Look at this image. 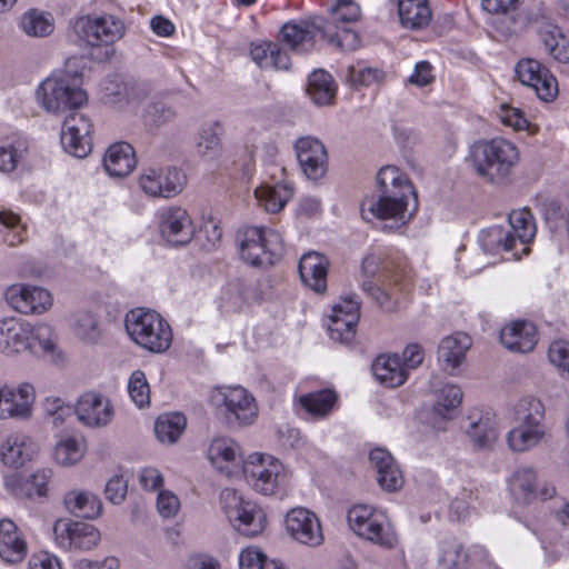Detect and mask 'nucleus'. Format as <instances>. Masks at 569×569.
Segmentation results:
<instances>
[{
	"mask_svg": "<svg viewBox=\"0 0 569 569\" xmlns=\"http://www.w3.org/2000/svg\"><path fill=\"white\" fill-rule=\"evenodd\" d=\"M83 447L74 438L60 440L54 448V459L59 465L71 466L83 457Z\"/></svg>",
	"mask_w": 569,
	"mask_h": 569,
	"instance_id": "57",
	"label": "nucleus"
},
{
	"mask_svg": "<svg viewBox=\"0 0 569 569\" xmlns=\"http://www.w3.org/2000/svg\"><path fill=\"white\" fill-rule=\"evenodd\" d=\"M223 510L233 527L246 537L261 533L266 527V515L256 503L244 500L236 490L221 492Z\"/></svg>",
	"mask_w": 569,
	"mask_h": 569,
	"instance_id": "9",
	"label": "nucleus"
},
{
	"mask_svg": "<svg viewBox=\"0 0 569 569\" xmlns=\"http://www.w3.org/2000/svg\"><path fill=\"white\" fill-rule=\"evenodd\" d=\"M73 32L81 43L89 47H104L98 61L109 60L114 50L111 44L123 37L124 23L111 14L91 17L84 16L73 22Z\"/></svg>",
	"mask_w": 569,
	"mask_h": 569,
	"instance_id": "5",
	"label": "nucleus"
},
{
	"mask_svg": "<svg viewBox=\"0 0 569 569\" xmlns=\"http://www.w3.org/2000/svg\"><path fill=\"white\" fill-rule=\"evenodd\" d=\"M369 459L377 470V481L382 489L392 492L402 487V473L389 451L375 448L370 451Z\"/></svg>",
	"mask_w": 569,
	"mask_h": 569,
	"instance_id": "23",
	"label": "nucleus"
},
{
	"mask_svg": "<svg viewBox=\"0 0 569 569\" xmlns=\"http://www.w3.org/2000/svg\"><path fill=\"white\" fill-rule=\"evenodd\" d=\"M20 26L28 36L36 38L47 37L54 29L50 16H46L36 9L29 10L22 16Z\"/></svg>",
	"mask_w": 569,
	"mask_h": 569,
	"instance_id": "50",
	"label": "nucleus"
},
{
	"mask_svg": "<svg viewBox=\"0 0 569 569\" xmlns=\"http://www.w3.org/2000/svg\"><path fill=\"white\" fill-rule=\"evenodd\" d=\"M160 232L171 246L189 243L193 237V227L187 211L180 207H172L163 211Z\"/></svg>",
	"mask_w": 569,
	"mask_h": 569,
	"instance_id": "19",
	"label": "nucleus"
},
{
	"mask_svg": "<svg viewBox=\"0 0 569 569\" xmlns=\"http://www.w3.org/2000/svg\"><path fill=\"white\" fill-rule=\"evenodd\" d=\"M293 194L289 184L277 183L274 186L263 184L254 190V196L260 206L271 213L279 212Z\"/></svg>",
	"mask_w": 569,
	"mask_h": 569,
	"instance_id": "36",
	"label": "nucleus"
},
{
	"mask_svg": "<svg viewBox=\"0 0 569 569\" xmlns=\"http://www.w3.org/2000/svg\"><path fill=\"white\" fill-rule=\"evenodd\" d=\"M548 70L535 59H522L516 66V74L525 86L532 87L541 77L542 71Z\"/></svg>",
	"mask_w": 569,
	"mask_h": 569,
	"instance_id": "60",
	"label": "nucleus"
},
{
	"mask_svg": "<svg viewBox=\"0 0 569 569\" xmlns=\"http://www.w3.org/2000/svg\"><path fill=\"white\" fill-rule=\"evenodd\" d=\"M530 23H540L547 26L552 23V11L545 2H539L532 8L527 9L525 13L510 18V24L502 29V34L512 36L525 30Z\"/></svg>",
	"mask_w": 569,
	"mask_h": 569,
	"instance_id": "37",
	"label": "nucleus"
},
{
	"mask_svg": "<svg viewBox=\"0 0 569 569\" xmlns=\"http://www.w3.org/2000/svg\"><path fill=\"white\" fill-rule=\"evenodd\" d=\"M288 535L297 542L318 547L323 542V533L316 513L306 508H293L284 519Z\"/></svg>",
	"mask_w": 569,
	"mask_h": 569,
	"instance_id": "13",
	"label": "nucleus"
},
{
	"mask_svg": "<svg viewBox=\"0 0 569 569\" xmlns=\"http://www.w3.org/2000/svg\"><path fill=\"white\" fill-rule=\"evenodd\" d=\"M545 435L543 428L517 425L508 433L509 448L515 452H525L536 447Z\"/></svg>",
	"mask_w": 569,
	"mask_h": 569,
	"instance_id": "44",
	"label": "nucleus"
},
{
	"mask_svg": "<svg viewBox=\"0 0 569 569\" xmlns=\"http://www.w3.org/2000/svg\"><path fill=\"white\" fill-rule=\"evenodd\" d=\"M508 485L511 496L519 505H530L538 499L537 471L531 466L518 467Z\"/></svg>",
	"mask_w": 569,
	"mask_h": 569,
	"instance_id": "30",
	"label": "nucleus"
},
{
	"mask_svg": "<svg viewBox=\"0 0 569 569\" xmlns=\"http://www.w3.org/2000/svg\"><path fill=\"white\" fill-rule=\"evenodd\" d=\"M126 330L131 340L141 348L153 352H166L172 343V330L160 313L138 308L124 318Z\"/></svg>",
	"mask_w": 569,
	"mask_h": 569,
	"instance_id": "4",
	"label": "nucleus"
},
{
	"mask_svg": "<svg viewBox=\"0 0 569 569\" xmlns=\"http://www.w3.org/2000/svg\"><path fill=\"white\" fill-rule=\"evenodd\" d=\"M29 341L28 350L33 355L52 353L56 348L53 330L46 323L31 326Z\"/></svg>",
	"mask_w": 569,
	"mask_h": 569,
	"instance_id": "55",
	"label": "nucleus"
},
{
	"mask_svg": "<svg viewBox=\"0 0 569 569\" xmlns=\"http://www.w3.org/2000/svg\"><path fill=\"white\" fill-rule=\"evenodd\" d=\"M307 90L316 104L327 106L335 99L337 87L331 74L316 70L309 76Z\"/></svg>",
	"mask_w": 569,
	"mask_h": 569,
	"instance_id": "38",
	"label": "nucleus"
},
{
	"mask_svg": "<svg viewBox=\"0 0 569 569\" xmlns=\"http://www.w3.org/2000/svg\"><path fill=\"white\" fill-rule=\"evenodd\" d=\"M247 482L262 495H272L284 478L283 468L278 459L254 453L242 465Z\"/></svg>",
	"mask_w": 569,
	"mask_h": 569,
	"instance_id": "10",
	"label": "nucleus"
},
{
	"mask_svg": "<svg viewBox=\"0 0 569 569\" xmlns=\"http://www.w3.org/2000/svg\"><path fill=\"white\" fill-rule=\"evenodd\" d=\"M471 343V338L462 332L443 338L438 347V361L452 373L465 361Z\"/></svg>",
	"mask_w": 569,
	"mask_h": 569,
	"instance_id": "27",
	"label": "nucleus"
},
{
	"mask_svg": "<svg viewBox=\"0 0 569 569\" xmlns=\"http://www.w3.org/2000/svg\"><path fill=\"white\" fill-rule=\"evenodd\" d=\"M438 565L441 569H468L469 556L463 545L457 539L443 540L440 543Z\"/></svg>",
	"mask_w": 569,
	"mask_h": 569,
	"instance_id": "42",
	"label": "nucleus"
},
{
	"mask_svg": "<svg viewBox=\"0 0 569 569\" xmlns=\"http://www.w3.org/2000/svg\"><path fill=\"white\" fill-rule=\"evenodd\" d=\"M297 159L303 173L311 180L321 178L327 170V150L323 143L311 137L296 142Z\"/></svg>",
	"mask_w": 569,
	"mask_h": 569,
	"instance_id": "17",
	"label": "nucleus"
},
{
	"mask_svg": "<svg viewBox=\"0 0 569 569\" xmlns=\"http://www.w3.org/2000/svg\"><path fill=\"white\" fill-rule=\"evenodd\" d=\"M6 299L12 308L24 315H40L52 305V297L48 290L23 283L9 287Z\"/></svg>",
	"mask_w": 569,
	"mask_h": 569,
	"instance_id": "14",
	"label": "nucleus"
},
{
	"mask_svg": "<svg viewBox=\"0 0 569 569\" xmlns=\"http://www.w3.org/2000/svg\"><path fill=\"white\" fill-rule=\"evenodd\" d=\"M347 518L349 527L359 537L385 548L396 546L397 535L386 516L376 512L370 506H353L349 509Z\"/></svg>",
	"mask_w": 569,
	"mask_h": 569,
	"instance_id": "8",
	"label": "nucleus"
},
{
	"mask_svg": "<svg viewBox=\"0 0 569 569\" xmlns=\"http://www.w3.org/2000/svg\"><path fill=\"white\" fill-rule=\"evenodd\" d=\"M34 452L36 446L29 437L12 435L2 443L0 459L6 466L18 469L31 460Z\"/></svg>",
	"mask_w": 569,
	"mask_h": 569,
	"instance_id": "31",
	"label": "nucleus"
},
{
	"mask_svg": "<svg viewBox=\"0 0 569 569\" xmlns=\"http://www.w3.org/2000/svg\"><path fill=\"white\" fill-rule=\"evenodd\" d=\"M283 252L281 234L269 228L248 227L240 240L241 258L251 266H272L282 257Z\"/></svg>",
	"mask_w": 569,
	"mask_h": 569,
	"instance_id": "6",
	"label": "nucleus"
},
{
	"mask_svg": "<svg viewBox=\"0 0 569 569\" xmlns=\"http://www.w3.org/2000/svg\"><path fill=\"white\" fill-rule=\"evenodd\" d=\"M470 157L477 174L498 186L511 181L513 169L520 160L518 148L503 138L476 142Z\"/></svg>",
	"mask_w": 569,
	"mask_h": 569,
	"instance_id": "3",
	"label": "nucleus"
},
{
	"mask_svg": "<svg viewBox=\"0 0 569 569\" xmlns=\"http://www.w3.org/2000/svg\"><path fill=\"white\" fill-rule=\"evenodd\" d=\"M531 88L538 98L546 102L555 100L558 94L557 79L549 70L542 71V77Z\"/></svg>",
	"mask_w": 569,
	"mask_h": 569,
	"instance_id": "64",
	"label": "nucleus"
},
{
	"mask_svg": "<svg viewBox=\"0 0 569 569\" xmlns=\"http://www.w3.org/2000/svg\"><path fill=\"white\" fill-rule=\"evenodd\" d=\"M537 340L536 326L526 320H518L506 326L500 333L501 343L513 352H530Z\"/></svg>",
	"mask_w": 569,
	"mask_h": 569,
	"instance_id": "24",
	"label": "nucleus"
},
{
	"mask_svg": "<svg viewBox=\"0 0 569 569\" xmlns=\"http://www.w3.org/2000/svg\"><path fill=\"white\" fill-rule=\"evenodd\" d=\"M224 418L230 427H242L253 422L258 415L253 397L242 387H230L223 393Z\"/></svg>",
	"mask_w": 569,
	"mask_h": 569,
	"instance_id": "15",
	"label": "nucleus"
},
{
	"mask_svg": "<svg viewBox=\"0 0 569 569\" xmlns=\"http://www.w3.org/2000/svg\"><path fill=\"white\" fill-rule=\"evenodd\" d=\"M522 2L523 0H482L481 6L489 13L500 14L493 23L502 33V29L510 24V18L518 17L516 11Z\"/></svg>",
	"mask_w": 569,
	"mask_h": 569,
	"instance_id": "49",
	"label": "nucleus"
},
{
	"mask_svg": "<svg viewBox=\"0 0 569 569\" xmlns=\"http://www.w3.org/2000/svg\"><path fill=\"white\" fill-rule=\"evenodd\" d=\"M208 458L218 470L228 476L232 473L229 465L239 466L244 462L240 446L227 437L212 440L208 449Z\"/></svg>",
	"mask_w": 569,
	"mask_h": 569,
	"instance_id": "29",
	"label": "nucleus"
},
{
	"mask_svg": "<svg viewBox=\"0 0 569 569\" xmlns=\"http://www.w3.org/2000/svg\"><path fill=\"white\" fill-rule=\"evenodd\" d=\"M378 194L383 203L397 202V200L413 203V211L418 208V198L412 183L405 173L395 166H386L377 173Z\"/></svg>",
	"mask_w": 569,
	"mask_h": 569,
	"instance_id": "12",
	"label": "nucleus"
},
{
	"mask_svg": "<svg viewBox=\"0 0 569 569\" xmlns=\"http://www.w3.org/2000/svg\"><path fill=\"white\" fill-rule=\"evenodd\" d=\"M372 371L376 379L386 387L396 388L405 383L408 378L402 367L401 358L398 355H381L372 363Z\"/></svg>",
	"mask_w": 569,
	"mask_h": 569,
	"instance_id": "33",
	"label": "nucleus"
},
{
	"mask_svg": "<svg viewBox=\"0 0 569 569\" xmlns=\"http://www.w3.org/2000/svg\"><path fill=\"white\" fill-rule=\"evenodd\" d=\"M329 260L322 253L310 251L299 261L298 270L302 282L317 293L327 290Z\"/></svg>",
	"mask_w": 569,
	"mask_h": 569,
	"instance_id": "22",
	"label": "nucleus"
},
{
	"mask_svg": "<svg viewBox=\"0 0 569 569\" xmlns=\"http://www.w3.org/2000/svg\"><path fill=\"white\" fill-rule=\"evenodd\" d=\"M515 418L519 425L543 428L545 406L537 398L525 397L518 401L515 408Z\"/></svg>",
	"mask_w": 569,
	"mask_h": 569,
	"instance_id": "45",
	"label": "nucleus"
},
{
	"mask_svg": "<svg viewBox=\"0 0 569 569\" xmlns=\"http://www.w3.org/2000/svg\"><path fill=\"white\" fill-rule=\"evenodd\" d=\"M398 13L401 24L413 30L426 28L431 20L428 0H398Z\"/></svg>",
	"mask_w": 569,
	"mask_h": 569,
	"instance_id": "34",
	"label": "nucleus"
},
{
	"mask_svg": "<svg viewBox=\"0 0 569 569\" xmlns=\"http://www.w3.org/2000/svg\"><path fill=\"white\" fill-rule=\"evenodd\" d=\"M467 435L476 450H491L498 439L496 422L489 417L480 418L470 425Z\"/></svg>",
	"mask_w": 569,
	"mask_h": 569,
	"instance_id": "41",
	"label": "nucleus"
},
{
	"mask_svg": "<svg viewBox=\"0 0 569 569\" xmlns=\"http://www.w3.org/2000/svg\"><path fill=\"white\" fill-rule=\"evenodd\" d=\"M177 111L163 101L150 102L143 112V122L149 130H158L160 127L172 122Z\"/></svg>",
	"mask_w": 569,
	"mask_h": 569,
	"instance_id": "51",
	"label": "nucleus"
},
{
	"mask_svg": "<svg viewBox=\"0 0 569 569\" xmlns=\"http://www.w3.org/2000/svg\"><path fill=\"white\" fill-rule=\"evenodd\" d=\"M128 391L133 402L142 408L150 402V388L146 375L141 370L132 372L129 382Z\"/></svg>",
	"mask_w": 569,
	"mask_h": 569,
	"instance_id": "58",
	"label": "nucleus"
},
{
	"mask_svg": "<svg viewBox=\"0 0 569 569\" xmlns=\"http://www.w3.org/2000/svg\"><path fill=\"white\" fill-rule=\"evenodd\" d=\"M50 470H38L19 483L16 491L18 497L34 499L36 497H44L48 491V481L50 479Z\"/></svg>",
	"mask_w": 569,
	"mask_h": 569,
	"instance_id": "53",
	"label": "nucleus"
},
{
	"mask_svg": "<svg viewBox=\"0 0 569 569\" xmlns=\"http://www.w3.org/2000/svg\"><path fill=\"white\" fill-rule=\"evenodd\" d=\"M137 166L133 147L127 142L110 146L103 157V167L110 177L123 178Z\"/></svg>",
	"mask_w": 569,
	"mask_h": 569,
	"instance_id": "28",
	"label": "nucleus"
},
{
	"mask_svg": "<svg viewBox=\"0 0 569 569\" xmlns=\"http://www.w3.org/2000/svg\"><path fill=\"white\" fill-rule=\"evenodd\" d=\"M410 202L397 200V202H386L381 198L366 199L361 204V214L366 220L378 218L381 220L392 219L395 224L389 226V229L399 228V226L407 223L413 213V207L409 209Z\"/></svg>",
	"mask_w": 569,
	"mask_h": 569,
	"instance_id": "18",
	"label": "nucleus"
},
{
	"mask_svg": "<svg viewBox=\"0 0 569 569\" xmlns=\"http://www.w3.org/2000/svg\"><path fill=\"white\" fill-rule=\"evenodd\" d=\"M31 325L14 318L0 320V352L12 356L28 350L31 347L29 338Z\"/></svg>",
	"mask_w": 569,
	"mask_h": 569,
	"instance_id": "21",
	"label": "nucleus"
},
{
	"mask_svg": "<svg viewBox=\"0 0 569 569\" xmlns=\"http://www.w3.org/2000/svg\"><path fill=\"white\" fill-rule=\"evenodd\" d=\"M20 402H14V388L2 387L1 407L3 411L0 419L28 418L36 398L34 388L30 383L19 385Z\"/></svg>",
	"mask_w": 569,
	"mask_h": 569,
	"instance_id": "26",
	"label": "nucleus"
},
{
	"mask_svg": "<svg viewBox=\"0 0 569 569\" xmlns=\"http://www.w3.org/2000/svg\"><path fill=\"white\" fill-rule=\"evenodd\" d=\"M317 34L342 51H353L359 47L357 32L347 26L331 29V24H325L321 17L286 22L280 29V41L295 53H308L315 49Z\"/></svg>",
	"mask_w": 569,
	"mask_h": 569,
	"instance_id": "2",
	"label": "nucleus"
},
{
	"mask_svg": "<svg viewBox=\"0 0 569 569\" xmlns=\"http://www.w3.org/2000/svg\"><path fill=\"white\" fill-rule=\"evenodd\" d=\"M278 41L279 43L262 42L251 46V58L260 68L289 69L291 61L288 53L283 50V48L288 49V47L281 43L280 33L278 34ZM289 50L291 49L289 48Z\"/></svg>",
	"mask_w": 569,
	"mask_h": 569,
	"instance_id": "32",
	"label": "nucleus"
},
{
	"mask_svg": "<svg viewBox=\"0 0 569 569\" xmlns=\"http://www.w3.org/2000/svg\"><path fill=\"white\" fill-rule=\"evenodd\" d=\"M548 356L561 375L569 378V343L563 340L553 341L549 347Z\"/></svg>",
	"mask_w": 569,
	"mask_h": 569,
	"instance_id": "62",
	"label": "nucleus"
},
{
	"mask_svg": "<svg viewBox=\"0 0 569 569\" xmlns=\"http://www.w3.org/2000/svg\"><path fill=\"white\" fill-rule=\"evenodd\" d=\"M64 505L78 518L94 519L102 511L101 500L88 491H70L64 496Z\"/></svg>",
	"mask_w": 569,
	"mask_h": 569,
	"instance_id": "35",
	"label": "nucleus"
},
{
	"mask_svg": "<svg viewBox=\"0 0 569 569\" xmlns=\"http://www.w3.org/2000/svg\"><path fill=\"white\" fill-rule=\"evenodd\" d=\"M73 412L81 422L89 427L106 426L113 417L110 401L94 392L82 395Z\"/></svg>",
	"mask_w": 569,
	"mask_h": 569,
	"instance_id": "20",
	"label": "nucleus"
},
{
	"mask_svg": "<svg viewBox=\"0 0 569 569\" xmlns=\"http://www.w3.org/2000/svg\"><path fill=\"white\" fill-rule=\"evenodd\" d=\"M184 174L176 167L148 168L140 178L139 186L150 197L172 198L181 192Z\"/></svg>",
	"mask_w": 569,
	"mask_h": 569,
	"instance_id": "11",
	"label": "nucleus"
},
{
	"mask_svg": "<svg viewBox=\"0 0 569 569\" xmlns=\"http://www.w3.org/2000/svg\"><path fill=\"white\" fill-rule=\"evenodd\" d=\"M510 231L521 244L529 242L535 236V224L528 210L512 211L509 214Z\"/></svg>",
	"mask_w": 569,
	"mask_h": 569,
	"instance_id": "56",
	"label": "nucleus"
},
{
	"mask_svg": "<svg viewBox=\"0 0 569 569\" xmlns=\"http://www.w3.org/2000/svg\"><path fill=\"white\" fill-rule=\"evenodd\" d=\"M380 257L368 254L363 258L361 271L368 279L361 283L362 290L385 311L395 312L398 306L396 283L398 278L389 280L387 266H381Z\"/></svg>",
	"mask_w": 569,
	"mask_h": 569,
	"instance_id": "7",
	"label": "nucleus"
},
{
	"mask_svg": "<svg viewBox=\"0 0 569 569\" xmlns=\"http://www.w3.org/2000/svg\"><path fill=\"white\" fill-rule=\"evenodd\" d=\"M28 151V142L17 139L0 147V171L12 172Z\"/></svg>",
	"mask_w": 569,
	"mask_h": 569,
	"instance_id": "54",
	"label": "nucleus"
},
{
	"mask_svg": "<svg viewBox=\"0 0 569 569\" xmlns=\"http://www.w3.org/2000/svg\"><path fill=\"white\" fill-rule=\"evenodd\" d=\"M462 391L458 386L446 385L437 395L436 403L433 405L435 415L442 419H451L455 411L462 401Z\"/></svg>",
	"mask_w": 569,
	"mask_h": 569,
	"instance_id": "47",
	"label": "nucleus"
},
{
	"mask_svg": "<svg viewBox=\"0 0 569 569\" xmlns=\"http://www.w3.org/2000/svg\"><path fill=\"white\" fill-rule=\"evenodd\" d=\"M358 323L356 313L348 318L331 312L329 316L328 332L330 338L340 343H350L356 337V326Z\"/></svg>",
	"mask_w": 569,
	"mask_h": 569,
	"instance_id": "48",
	"label": "nucleus"
},
{
	"mask_svg": "<svg viewBox=\"0 0 569 569\" xmlns=\"http://www.w3.org/2000/svg\"><path fill=\"white\" fill-rule=\"evenodd\" d=\"M539 36L545 50L557 61H569V43L563 37L560 28L555 23L539 27Z\"/></svg>",
	"mask_w": 569,
	"mask_h": 569,
	"instance_id": "39",
	"label": "nucleus"
},
{
	"mask_svg": "<svg viewBox=\"0 0 569 569\" xmlns=\"http://www.w3.org/2000/svg\"><path fill=\"white\" fill-rule=\"evenodd\" d=\"M37 98L48 112L70 111L63 122L61 144L73 157L86 158L92 149V123L86 114L78 111L87 103L86 91L71 83L69 76L62 74L42 81L37 90Z\"/></svg>",
	"mask_w": 569,
	"mask_h": 569,
	"instance_id": "1",
	"label": "nucleus"
},
{
	"mask_svg": "<svg viewBox=\"0 0 569 569\" xmlns=\"http://www.w3.org/2000/svg\"><path fill=\"white\" fill-rule=\"evenodd\" d=\"M27 542L10 519L0 520V557L8 563H17L27 556Z\"/></svg>",
	"mask_w": 569,
	"mask_h": 569,
	"instance_id": "25",
	"label": "nucleus"
},
{
	"mask_svg": "<svg viewBox=\"0 0 569 569\" xmlns=\"http://www.w3.org/2000/svg\"><path fill=\"white\" fill-rule=\"evenodd\" d=\"M479 242L485 252L497 253L500 250H513L516 247V237L510 230L501 226H493L480 232Z\"/></svg>",
	"mask_w": 569,
	"mask_h": 569,
	"instance_id": "40",
	"label": "nucleus"
},
{
	"mask_svg": "<svg viewBox=\"0 0 569 569\" xmlns=\"http://www.w3.org/2000/svg\"><path fill=\"white\" fill-rule=\"evenodd\" d=\"M360 17V8L353 0H336L330 9V17L325 19V24H331V29L347 26Z\"/></svg>",
	"mask_w": 569,
	"mask_h": 569,
	"instance_id": "52",
	"label": "nucleus"
},
{
	"mask_svg": "<svg viewBox=\"0 0 569 569\" xmlns=\"http://www.w3.org/2000/svg\"><path fill=\"white\" fill-rule=\"evenodd\" d=\"M53 531L58 543L64 548L90 550L100 541L99 530L88 522L58 520Z\"/></svg>",
	"mask_w": 569,
	"mask_h": 569,
	"instance_id": "16",
	"label": "nucleus"
},
{
	"mask_svg": "<svg viewBox=\"0 0 569 569\" xmlns=\"http://www.w3.org/2000/svg\"><path fill=\"white\" fill-rule=\"evenodd\" d=\"M187 426V419L182 413L173 412L158 417L154 423V433L159 441L174 443Z\"/></svg>",
	"mask_w": 569,
	"mask_h": 569,
	"instance_id": "43",
	"label": "nucleus"
},
{
	"mask_svg": "<svg viewBox=\"0 0 569 569\" xmlns=\"http://www.w3.org/2000/svg\"><path fill=\"white\" fill-rule=\"evenodd\" d=\"M43 410L56 427L62 425L66 418L73 413V408L66 405L60 398H46Z\"/></svg>",
	"mask_w": 569,
	"mask_h": 569,
	"instance_id": "61",
	"label": "nucleus"
},
{
	"mask_svg": "<svg viewBox=\"0 0 569 569\" xmlns=\"http://www.w3.org/2000/svg\"><path fill=\"white\" fill-rule=\"evenodd\" d=\"M381 76L382 73L378 69L350 66L347 69L346 79L353 87L369 86L372 82L379 81Z\"/></svg>",
	"mask_w": 569,
	"mask_h": 569,
	"instance_id": "63",
	"label": "nucleus"
},
{
	"mask_svg": "<svg viewBox=\"0 0 569 569\" xmlns=\"http://www.w3.org/2000/svg\"><path fill=\"white\" fill-rule=\"evenodd\" d=\"M337 395L332 390H320L300 397L301 407L315 417H326L333 408Z\"/></svg>",
	"mask_w": 569,
	"mask_h": 569,
	"instance_id": "46",
	"label": "nucleus"
},
{
	"mask_svg": "<svg viewBox=\"0 0 569 569\" xmlns=\"http://www.w3.org/2000/svg\"><path fill=\"white\" fill-rule=\"evenodd\" d=\"M216 126L203 128L199 131L197 140V152L201 157L213 158L220 150V138Z\"/></svg>",
	"mask_w": 569,
	"mask_h": 569,
	"instance_id": "59",
	"label": "nucleus"
}]
</instances>
